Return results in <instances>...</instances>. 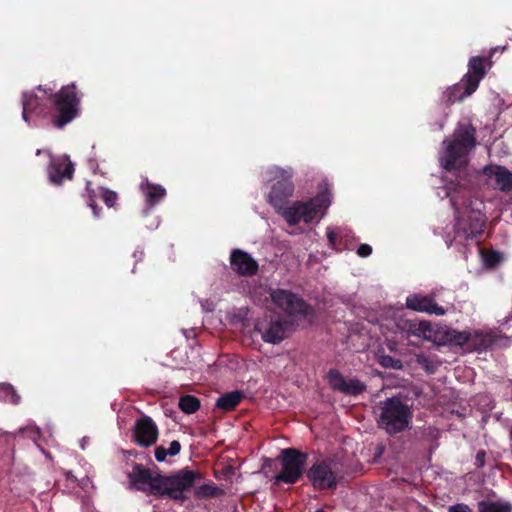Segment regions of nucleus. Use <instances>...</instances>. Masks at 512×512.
Segmentation results:
<instances>
[{
  "instance_id": "nucleus-1",
  "label": "nucleus",
  "mask_w": 512,
  "mask_h": 512,
  "mask_svg": "<svg viewBox=\"0 0 512 512\" xmlns=\"http://www.w3.org/2000/svg\"><path fill=\"white\" fill-rule=\"evenodd\" d=\"M42 91L50 103V108L41 102L40 97L33 92L22 94V119L30 123L29 115L33 114L38 118L49 119L57 129H63L71 123L80 113L81 97L75 83L62 86L57 92L45 88L42 85L37 87Z\"/></svg>"
},
{
  "instance_id": "nucleus-2",
  "label": "nucleus",
  "mask_w": 512,
  "mask_h": 512,
  "mask_svg": "<svg viewBox=\"0 0 512 512\" xmlns=\"http://www.w3.org/2000/svg\"><path fill=\"white\" fill-rule=\"evenodd\" d=\"M272 302L288 317L280 315H266L259 318L255 325V332L261 339L270 344H278L286 339L292 331L293 320H300L313 314V308L299 295L285 289H275L270 293Z\"/></svg>"
},
{
  "instance_id": "nucleus-3",
  "label": "nucleus",
  "mask_w": 512,
  "mask_h": 512,
  "mask_svg": "<svg viewBox=\"0 0 512 512\" xmlns=\"http://www.w3.org/2000/svg\"><path fill=\"white\" fill-rule=\"evenodd\" d=\"M127 476L134 489L156 497L166 496L181 504L187 500L184 492L192 488L197 480L203 478L201 472L189 468L181 469L169 476L153 475L150 469L138 463L133 466Z\"/></svg>"
},
{
  "instance_id": "nucleus-4",
  "label": "nucleus",
  "mask_w": 512,
  "mask_h": 512,
  "mask_svg": "<svg viewBox=\"0 0 512 512\" xmlns=\"http://www.w3.org/2000/svg\"><path fill=\"white\" fill-rule=\"evenodd\" d=\"M446 195L450 198L454 209L455 223L452 233H446L445 243L448 247H451L454 243L465 245L469 240L476 238L484 232L487 218L479 210H468V204L471 202L470 192L460 182L456 184L450 183L447 187Z\"/></svg>"
},
{
  "instance_id": "nucleus-5",
  "label": "nucleus",
  "mask_w": 512,
  "mask_h": 512,
  "mask_svg": "<svg viewBox=\"0 0 512 512\" xmlns=\"http://www.w3.org/2000/svg\"><path fill=\"white\" fill-rule=\"evenodd\" d=\"M445 146L439 161L448 172L461 170L468 165L469 154L477 145L476 129L471 123H458L450 138L443 141Z\"/></svg>"
},
{
  "instance_id": "nucleus-6",
  "label": "nucleus",
  "mask_w": 512,
  "mask_h": 512,
  "mask_svg": "<svg viewBox=\"0 0 512 512\" xmlns=\"http://www.w3.org/2000/svg\"><path fill=\"white\" fill-rule=\"evenodd\" d=\"M331 193L328 188L319 192L307 201H294L278 210L279 214L289 226H295L301 221L311 223L319 215L322 216L331 204Z\"/></svg>"
},
{
  "instance_id": "nucleus-7",
  "label": "nucleus",
  "mask_w": 512,
  "mask_h": 512,
  "mask_svg": "<svg viewBox=\"0 0 512 512\" xmlns=\"http://www.w3.org/2000/svg\"><path fill=\"white\" fill-rule=\"evenodd\" d=\"M412 419L410 407L397 397L387 398L381 407L379 426L390 435L403 432Z\"/></svg>"
},
{
  "instance_id": "nucleus-8",
  "label": "nucleus",
  "mask_w": 512,
  "mask_h": 512,
  "mask_svg": "<svg viewBox=\"0 0 512 512\" xmlns=\"http://www.w3.org/2000/svg\"><path fill=\"white\" fill-rule=\"evenodd\" d=\"M278 460L281 471L274 476L275 483L295 484L303 476L308 460V454L296 448L281 450Z\"/></svg>"
},
{
  "instance_id": "nucleus-9",
  "label": "nucleus",
  "mask_w": 512,
  "mask_h": 512,
  "mask_svg": "<svg viewBox=\"0 0 512 512\" xmlns=\"http://www.w3.org/2000/svg\"><path fill=\"white\" fill-rule=\"evenodd\" d=\"M273 184L271 190L267 195V202L277 212L282 210L285 205L289 203V198L293 196L295 186L292 181L293 171L291 168L283 169L274 167L270 169Z\"/></svg>"
},
{
  "instance_id": "nucleus-10",
  "label": "nucleus",
  "mask_w": 512,
  "mask_h": 512,
  "mask_svg": "<svg viewBox=\"0 0 512 512\" xmlns=\"http://www.w3.org/2000/svg\"><path fill=\"white\" fill-rule=\"evenodd\" d=\"M306 476L316 490L335 489L337 476L328 460H317L307 470Z\"/></svg>"
},
{
  "instance_id": "nucleus-11",
  "label": "nucleus",
  "mask_w": 512,
  "mask_h": 512,
  "mask_svg": "<svg viewBox=\"0 0 512 512\" xmlns=\"http://www.w3.org/2000/svg\"><path fill=\"white\" fill-rule=\"evenodd\" d=\"M49 158L47 168L48 179L53 185H62L65 180H72L75 167L70 157L66 154L53 156L50 151H45Z\"/></svg>"
},
{
  "instance_id": "nucleus-12",
  "label": "nucleus",
  "mask_w": 512,
  "mask_h": 512,
  "mask_svg": "<svg viewBox=\"0 0 512 512\" xmlns=\"http://www.w3.org/2000/svg\"><path fill=\"white\" fill-rule=\"evenodd\" d=\"M495 49H492L488 56H473L468 61V71L463 75L465 82H468V90L476 91L481 80H483L492 66V55Z\"/></svg>"
},
{
  "instance_id": "nucleus-13",
  "label": "nucleus",
  "mask_w": 512,
  "mask_h": 512,
  "mask_svg": "<svg viewBox=\"0 0 512 512\" xmlns=\"http://www.w3.org/2000/svg\"><path fill=\"white\" fill-rule=\"evenodd\" d=\"M158 435V427L151 417L144 415L135 421L132 437L138 446L143 448L153 446L157 442Z\"/></svg>"
},
{
  "instance_id": "nucleus-14",
  "label": "nucleus",
  "mask_w": 512,
  "mask_h": 512,
  "mask_svg": "<svg viewBox=\"0 0 512 512\" xmlns=\"http://www.w3.org/2000/svg\"><path fill=\"white\" fill-rule=\"evenodd\" d=\"M327 381L332 390L345 395L357 396L366 390V385L357 378L346 379L337 369H330Z\"/></svg>"
},
{
  "instance_id": "nucleus-15",
  "label": "nucleus",
  "mask_w": 512,
  "mask_h": 512,
  "mask_svg": "<svg viewBox=\"0 0 512 512\" xmlns=\"http://www.w3.org/2000/svg\"><path fill=\"white\" fill-rule=\"evenodd\" d=\"M231 269L239 276L251 277L259 270L258 262L246 251L233 249L230 254Z\"/></svg>"
},
{
  "instance_id": "nucleus-16",
  "label": "nucleus",
  "mask_w": 512,
  "mask_h": 512,
  "mask_svg": "<svg viewBox=\"0 0 512 512\" xmlns=\"http://www.w3.org/2000/svg\"><path fill=\"white\" fill-rule=\"evenodd\" d=\"M406 307L410 310L430 315L434 314L437 316H443L446 314V310L442 306L438 305L430 295H410L406 298Z\"/></svg>"
},
{
  "instance_id": "nucleus-17",
  "label": "nucleus",
  "mask_w": 512,
  "mask_h": 512,
  "mask_svg": "<svg viewBox=\"0 0 512 512\" xmlns=\"http://www.w3.org/2000/svg\"><path fill=\"white\" fill-rule=\"evenodd\" d=\"M475 91L468 90V82H465V78L448 87L442 95V101L445 106L450 107L456 102H462L465 98L471 96Z\"/></svg>"
},
{
  "instance_id": "nucleus-18",
  "label": "nucleus",
  "mask_w": 512,
  "mask_h": 512,
  "mask_svg": "<svg viewBox=\"0 0 512 512\" xmlns=\"http://www.w3.org/2000/svg\"><path fill=\"white\" fill-rule=\"evenodd\" d=\"M484 173L489 177H494L496 187L504 193L512 191V172L504 166H487Z\"/></svg>"
},
{
  "instance_id": "nucleus-19",
  "label": "nucleus",
  "mask_w": 512,
  "mask_h": 512,
  "mask_svg": "<svg viewBox=\"0 0 512 512\" xmlns=\"http://www.w3.org/2000/svg\"><path fill=\"white\" fill-rule=\"evenodd\" d=\"M469 341L466 347L473 351H483L490 349L496 342V335L492 332H482L479 330L468 331Z\"/></svg>"
},
{
  "instance_id": "nucleus-20",
  "label": "nucleus",
  "mask_w": 512,
  "mask_h": 512,
  "mask_svg": "<svg viewBox=\"0 0 512 512\" xmlns=\"http://www.w3.org/2000/svg\"><path fill=\"white\" fill-rule=\"evenodd\" d=\"M245 397L244 392L234 390L221 395L216 401V407L224 412H230L236 409Z\"/></svg>"
},
{
  "instance_id": "nucleus-21",
  "label": "nucleus",
  "mask_w": 512,
  "mask_h": 512,
  "mask_svg": "<svg viewBox=\"0 0 512 512\" xmlns=\"http://www.w3.org/2000/svg\"><path fill=\"white\" fill-rule=\"evenodd\" d=\"M141 188L145 195L146 202L150 207L158 204L166 196L165 188L161 185L150 183L149 181L142 183Z\"/></svg>"
},
{
  "instance_id": "nucleus-22",
  "label": "nucleus",
  "mask_w": 512,
  "mask_h": 512,
  "mask_svg": "<svg viewBox=\"0 0 512 512\" xmlns=\"http://www.w3.org/2000/svg\"><path fill=\"white\" fill-rule=\"evenodd\" d=\"M467 334L468 331H457L449 328L442 333L441 339L444 343L464 347L466 346L467 341H469Z\"/></svg>"
},
{
  "instance_id": "nucleus-23",
  "label": "nucleus",
  "mask_w": 512,
  "mask_h": 512,
  "mask_svg": "<svg viewBox=\"0 0 512 512\" xmlns=\"http://www.w3.org/2000/svg\"><path fill=\"white\" fill-rule=\"evenodd\" d=\"M478 512H512V504L507 501L481 500L477 503Z\"/></svg>"
},
{
  "instance_id": "nucleus-24",
  "label": "nucleus",
  "mask_w": 512,
  "mask_h": 512,
  "mask_svg": "<svg viewBox=\"0 0 512 512\" xmlns=\"http://www.w3.org/2000/svg\"><path fill=\"white\" fill-rule=\"evenodd\" d=\"M224 494L225 491L214 483L203 484L197 487L194 491V496L196 499L217 498L223 496Z\"/></svg>"
},
{
  "instance_id": "nucleus-25",
  "label": "nucleus",
  "mask_w": 512,
  "mask_h": 512,
  "mask_svg": "<svg viewBox=\"0 0 512 512\" xmlns=\"http://www.w3.org/2000/svg\"><path fill=\"white\" fill-rule=\"evenodd\" d=\"M178 406L186 414H193L200 408V400L193 395H184L179 399Z\"/></svg>"
},
{
  "instance_id": "nucleus-26",
  "label": "nucleus",
  "mask_w": 512,
  "mask_h": 512,
  "mask_svg": "<svg viewBox=\"0 0 512 512\" xmlns=\"http://www.w3.org/2000/svg\"><path fill=\"white\" fill-rule=\"evenodd\" d=\"M86 193L83 195L87 199L88 206L92 209V213L95 218L100 216L101 208L96 203L97 194L96 191L92 188L91 181L86 182Z\"/></svg>"
},
{
  "instance_id": "nucleus-27",
  "label": "nucleus",
  "mask_w": 512,
  "mask_h": 512,
  "mask_svg": "<svg viewBox=\"0 0 512 512\" xmlns=\"http://www.w3.org/2000/svg\"><path fill=\"white\" fill-rule=\"evenodd\" d=\"M378 363L387 369L400 370L403 368V363L400 359L386 354H378Z\"/></svg>"
},
{
  "instance_id": "nucleus-28",
  "label": "nucleus",
  "mask_w": 512,
  "mask_h": 512,
  "mask_svg": "<svg viewBox=\"0 0 512 512\" xmlns=\"http://www.w3.org/2000/svg\"><path fill=\"white\" fill-rule=\"evenodd\" d=\"M503 259V256L500 252L495 250H488L483 253V261L486 268H495L497 267Z\"/></svg>"
},
{
  "instance_id": "nucleus-29",
  "label": "nucleus",
  "mask_w": 512,
  "mask_h": 512,
  "mask_svg": "<svg viewBox=\"0 0 512 512\" xmlns=\"http://www.w3.org/2000/svg\"><path fill=\"white\" fill-rule=\"evenodd\" d=\"M430 330V324L426 321L408 323V331L416 336H426V333L430 332Z\"/></svg>"
},
{
  "instance_id": "nucleus-30",
  "label": "nucleus",
  "mask_w": 512,
  "mask_h": 512,
  "mask_svg": "<svg viewBox=\"0 0 512 512\" xmlns=\"http://www.w3.org/2000/svg\"><path fill=\"white\" fill-rule=\"evenodd\" d=\"M100 196L108 207H114L118 200L117 193L107 188H101Z\"/></svg>"
},
{
  "instance_id": "nucleus-31",
  "label": "nucleus",
  "mask_w": 512,
  "mask_h": 512,
  "mask_svg": "<svg viewBox=\"0 0 512 512\" xmlns=\"http://www.w3.org/2000/svg\"><path fill=\"white\" fill-rule=\"evenodd\" d=\"M4 390L6 393V397L12 404L17 405L20 403L21 397L11 384H6L4 386Z\"/></svg>"
},
{
  "instance_id": "nucleus-32",
  "label": "nucleus",
  "mask_w": 512,
  "mask_h": 512,
  "mask_svg": "<svg viewBox=\"0 0 512 512\" xmlns=\"http://www.w3.org/2000/svg\"><path fill=\"white\" fill-rule=\"evenodd\" d=\"M155 459L158 462H164L169 455L168 450L163 446H157L154 451Z\"/></svg>"
},
{
  "instance_id": "nucleus-33",
  "label": "nucleus",
  "mask_w": 512,
  "mask_h": 512,
  "mask_svg": "<svg viewBox=\"0 0 512 512\" xmlns=\"http://www.w3.org/2000/svg\"><path fill=\"white\" fill-rule=\"evenodd\" d=\"M448 512H472L470 507L464 503H458L448 507Z\"/></svg>"
},
{
  "instance_id": "nucleus-34",
  "label": "nucleus",
  "mask_w": 512,
  "mask_h": 512,
  "mask_svg": "<svg viewBox=\"0 0 512 512\" xmlns=\"http://www.w3.org/2000/svg\"><path fill=\"white\" fill-rule=\"evenodd\" d=\"M372 253V247L369 244H361L357 249L360 257H368Z\"/></svg>"
},
{
  "instance_id": "nucleus-35",
  "label": "nucleus",
  "mask_w": 512,
  "mask_h": 512,
  "mask_svg": "<svg viewBox=\"0 0 512 512\" xmlns=\"http://www.w3.org/2000/svg\"><path fill=\"white\" fill-rule=\"evenodd\" d=\"M168 450V453L170 456H176L180 453L181 451V444L179 441L177 440H174L170 443V447Z\"/></svg>"
},
{
  "instance_id": "nucleus-36",
  "label": "nucleus",
  "mask_w": 512,
  "mask_h": 512,
  "mask_svg": "<svg viewBox=\"0 0 512 512\" xmlns=\"http://www.w3.org/2000/svg\"><path fill=\"white\" fill-rule=\"evenodd\" d=\"M339 236V233L338 232H335L333 230H328L327 231V238H328V241L330 243L331 246L333 247H337L338 243H337V238Z\"/></svg>"
},
{
  "instance_id": "nucleus-37",
  "label": "nucleus",
  "mask_w": 512,
  "mask_h": 512,
  "mask_svg": "<svg viewBox=\"0 0 512 512\" xmlns=\"http://www.w3.org/2000/svg\"><path fill=\"white\" fill-rule=\"evenodd\" d=\"M485 452L480 450L476 454V465L477 467H483L485 464Z\"/></svg>"
},
{
  "instance_id": "nucleus-38",
  "label": "nucleus",
  "mask_w": 512,
  "mask_h": 512,
  "mask_svg": "<svg viewBox=\"0 0 512 512\" xmlns=\"http://www.w3.org/2000/svg\"><path fill=\"white\" fill-rule=\"evenodd\" d=\"M417 362H418L420 365H422L423 367H425L427 371L432 372V371L429 369V366H428V362H429V360H428V358H427V357H425V356H423V355L418 356V358H417Z\"/></svg>"
},
{
  "instance_id": "nucleus-39",
  "label": "nucleus",
  "mask_w": 512,
  "mask_h": 512,
  "mask_svg": "<svg viewBox=\"0 0 512 512\" xmlns=\"http://www.w3.org/2000/svg\"><path fill=\"white\" fill-rule=\"evenodd\" d=\"M427 431L429 432V435H430L431 437L436 438V437L438 436V431H437V430H435L434 428L429 427V428L427 429Z\"/></svg>"
},
{
  "instance_id": "nucleus-40",
  "label": "nucleus",
  "mask_w": 512,
  "mask_h": 512,
  "mask_svg": "<svg viewBox=\"0 0 512 512\" xmlns=\"http://www.w3.org/2000/svg\"><path fill=\"white\" fill-rule=\"evenodd\" d=\"M89 165L91 168L94 169V172L96 173L97 169H98V165L96 164V162L92 159L89 160Z\"/></svg>"
},
{
  "instance_id": "nucleus-41",
  "label": "nucleus",
  "mask_w": 512,
  "mask_h": 512,
  "mask_svg": "<svg viewBox=\"0 0 512 512\" xmlns=\"http://www.w3.org/2000/svg\"><path fill=\"white\" fill-rule=\"evenodd\" d=\"M508 388H509V390H510V394H511V396H512V379H511V380H510V382H509Z\"/></svg>"
},
{
  "instance_id": "nucleus-42",
  "label": "nucleus",
  "mask_w": 512,
  "mask_h": 512,
  "mask_svg": "<svg viewBox=\"0 0 512 512\" xmlns=\"http://www.w3.org/2000/svg\"><path fill=\"white\" fill-rule=\"evenodd\" d=\"M42 152H43V150H42V149H38V150L36 151V155H41V153H42Z\"/></svg>"
},
{
  "instance_id": "nucleus-43",
  "label": "nucleus",
  "mask_w": 512,
  "mask_h": 512,
  "mask_svg": "<svg viewBox=\"0 0 512 512\" xmlns=\"http://www.w3.org/2000/svg\"><path fill=\"white\" fill-rule=\"evenodd\" d=\"M315 512H325L323 509H318Z\"/></svg>"
}]
</instances>
